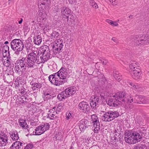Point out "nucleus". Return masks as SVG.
Returning <instances> with one entry per match:
<instances>
[{
  "mask_svg": "<svg viewBox=\"0 0 149 149\" xmlns=\"http://www.w3.org/2000/svg\"><path fill=\"white\" fill-rule=\"evenodd\" d=\"M9 134L10 137L13 140H16L18 139V134L17 132H10Z\"/></svg>",
  "mask_w": 149,
  "mask_h": 149,
  "instance_id": "b1692460",
  "label": "nucleus"
},
{
  "mask_svg": "<svg viewBox=\"0 0 149 149\" xmlns=\"http://www.w3.org/2000/svg\"><path fill=\"white\" fill-rule=\"evenodd\" d=\"M41 126L42 127V129L43 130V131L44 132L48 130L49 128V125L48 123H44L43 124L41 125Z\"/></svg>",
  "mask_w": 149,
  "mask_h": 149,
  "instance_id": "7c9ffc66",
  "label": "nucleus"
},
{
  "mask_svg": "<svg viewBox=\"0 0 149 149\" xmlns=\"http://www.w3.org/2000/svg\"><path fill=\"white\" fill-rule=\"evenodd\" d=\"M6 57V58L5 59L4 58L3 60V65L5 66L9 67L11 65V60L9 57L8 56Z\"/></svg>",
  "mask_w": 149,
  "mask_h": 149,
  "instance_id": "393cba45",
  "label": "nucleus"
},
{
  "mask_svg": "<svg viewBox=\"0 0 149 149\" xmlns=\"http://www.w3.org/2000/svg\"><path fill=\"white\" fill-rule=\"evenodd\" d=\"M55 113H51L49 112V113H48L47 115V118H49L50 119L53 120L54 118V116H55Z\"/></svg>",
  "mask_w": 149,
  "mask_h": 149,
  "instance_id": "c9c22d12",
  "label": "nucleus"
},
{
  "mask_svg": "<svg viewBox=\"0 0 149 149\" xmlns=\"http://www.w3.org/2000/svg\"><path fill=\"white\" fill-rule=\"evenodd\" d=\"M42 127L41 125L37 127L35 131V135H40L44 133Z\"/></svg>",
  "mask_w": 149,
  "mask_h": 149,
  "instance_id": "5701e85b",
  "label": "nucleus"
},
{
  "mask_svg": "<svg viewBox=\"0 0 149 149\" xmlns=\"http://www.w3.org/2000/svg\"><path fill=\"white\" fill-rule=\"evenodd\" d=\"M11 143H12L11 142ZM10 143L8 141V137L6 134H0V146H5L7 144Z\"/></svg>",
  "mask_w": 149,
  "mask_h": 149,
  "instance_id": "2eb2a0df",
  "label": "nucleus"
},
{
  "mask_svg": "<svg viewBox=\"0 0 149 149\" xmlns=\"http://www.w3.org/2000/svg\"><path fill=\"white\" fill-rule=\"evenodd\" d=\"M46 15L44 12H40L37 17V20L39 22H43L46 19Z\"/></svg>",
  "mask_w": 149,
  "mask_h": 149,
  "instance_id": "aec40b11",
  "label": "nucleus"
},
{
  "mask_svg": "<svg viewBox=\"0 0 149 149\" xmlns=\"http://www.w3.org/2000/svg\"><path fill=\"white\" fill-rule=\"evenodd\" d=\"M44 0H38V3L40 2V3H41L42 2H44Z\"/></svg>",
  "mask_w": 149,
  "mask_h": 149,
  "instance_id": "5fc2aeb1",
  "label": "nucleus"
},
{
  "mask_svg": "<svg viewBox=\"0 0 149 149\" xmlns=\"http://www.w3.org/2000/svg\"><path fill=\"white\" fill-rule=\"evenodd\" d=\"M25 92L24 91V90H22L21 91V93L22 94H23Z\"/></svg>",
  "mask_w": 149,
  "mask_h": 149,
  "instance_id": "864d4df0",
  "label": "nucleus"
},
{
  "mask_svg": "<svg viewBox=\"0 0 149 149\" xmlns=\"http://www.w3.org/2000/svg\"><path fill=\"white\" fill-rule=\"evenodd\" d=\"M125 139L126 142L129 144H134L139 142L142 138V135L137 132L132 130H127L125 134Z\"/></svg>",
  "mask_w": 149,
  "mask_h": 149,
  "instance_id": "39448f33",
  "label": "nucleus"
},
{
  "mask_svg": "<svg viewBox=\"0 0 149 149\" xmlns=\"http://www.w3.org/2000/svg\"><path fill=\"white\" fill-rule=\"evenodd\" d=\"M55 42L54 45L55 50L58 52L61 50L63 46V42L62 40L58 39L56 40Z\"/></svg>",
  "mask_w": 149,
  "mask_h": 149,
  "instance_id": "f3484780",
  "label": "nucleus"
},
{
  "mask_svg": "<svg viewBox=\"0 0 149 149\" xmlns=\"http://www.w3.org/2000/svg\"><path fill=\"white\" fill-rule=\"evenodd\" d=\"M119 19H118V20H117V21H116V22H118L119 21Z\"/></svg>",
  "mask_w": 149,
  "mask_h": 149,
  "instance_id": "680f3d73",
  "label": "nucleus"
},
{
  "mask_svg": "<svg viewBox=\"0 0 149 149\" xmlns=\"http://www.w3.org/2000/svg\"><path fill=\"white\" fill-rule=\"evenodd\" d=\"M80 1V0H74V3H73L72 4H73L74 5H76L77 4L80 5V4L79 3Z\"/></svg>",
  "mask_w": 149,
  "mask_h": 149,
  "instance_id": "37998d69",
  "label": "nucleus"
},
{
  "mask_svg": "<svg viewBox=\"0 0 149 149\" xmlns=\"http://www.w3.org/2000/svg\"><path fill=\"white\" fill-rule=\"evenodd\" d=\"M32 88L33 90H35L37 88H40L41 87V84L40 83H34L32 84Z\"/></svg>",
  "mask_w": 149,
  "mask_h": 149,
  "instance_id": "c85d7f7f",
  "label": "nucleus"
},
{
  "mask_svg": "<svg viewBox=\"0 0 149 149\" xmlns=\"http://www.w3.org/2000/svg\"><path fill=\"white\" fill-rule=\"evenodd\" d=\"M34 40L33 42L36 45H39L42 42V38L39 35L36 36L34 37Z\"/></svg>",
  "mask_w": 149,
  "mask_h": 149,
  "instance_id": "bb28decb",
  "label": "nucleus"
},
{
  "mask_svg": "<svg viewBox=\"0 0 149 149\" xmlns=\"http://www.w3.org/2000/svg\"><path fill=\"white\" fill-rule=\"evenodd\" d=\"M8 41H6V42H5V43H4V44H6H6H8Z\"/></svg>",
  "mask_w": 149,
  "mask_h": 149,
  "instance_id": "13d9d810",
  "label": "nucleus"
},
{
  "mask_svg": "<svg viewBox=\"0 0 149 149\" xmlns=\"http://www.w3.org/2000/svg\"><path fill=\"white\" fill-rule=\"evenodd\" d=\"M13 0H8V1L9 2V3H10V1H12Z\"/></svg>",
  "mask_w": 149,
  "mask_h": 149,
  "instance_id": "052dcab7",
  "label": "nucleus"
},
{
  "mask_svg": "<svg viewBox=\"0 0 149 149\" xmlns=\"http://www.w3.org/2000/svg\"><path fill=\"white\" fill-rule=\"evenodd\" d=\"M66 118L67 120H68L71 117V113L69 112H68L66 114Z\"/></svg>",
  "mask_w": 149,
  "mask_h": 149,
  "instance_id": "a19ab883",
  "label": "nucleus"
},
{
  "mask_svg": "<svg viewBox=\"0 0 149 149\" xmlns=\"http://www.w3.org/2000/svg\"><path fill=\"white\" fill-rule=\"evenodd\" d=\"M22 143L20 142L16 141L13 142L10 147V149H19L20 148Z\"/></svg>",
  "mask_w": 149,
  "mask_h": 149,
  "instance_id": "412c9836",
  "label": "nucleus"
},
{
  "mask_svg": "<svg viewBox=\"0 0 149 149\" xmlns=\"http://www.w3.org/2000/svg\"><path fill=\"white\" fill-rule=\"evenodd\" d=\"M23 21V19L22 18H21L20 20L18 22V23L19 24H21Z\"/></svg>",
  "mask_w": 149,
  "mask_h": 149,
  "instance_id": "603ef678",
  "label": "nucleus"
},
{
  "mask_svg": "<svg viewBox=\"0 0 149 149\" xmlns=\"http://www.w3.org/2000/svg\"><path fill=\"white\" fill-rule=\"evenodd\" d=\"M69 3L71 4H72L73 3H74V0H69Z\"/></svg>",
  "mask_w": 149,
  "mask_h": 149,
  "instance_id": "8fccbe9b",
  "label": "nucleus"
},
{
  "mask_svg": "<svg viewBox=\"0 0 149 149\" xmlns=\"http://www.w3.org/2000/svg\"><path fill=\"white\" fill-rule=\"evenodd\" d=\"M108 62V61L107 60H104L102 62V63L103 65H106Z\"/></svg>",
  "mask_w": 149,
  "mask_h": 149,
  "instance_id": "de8ad7c7",
  "label": "nucleus"
},
{
  "mask_svg": "<svg viewBox=\"0 0 149 149\" xmlns=\"http://www.w3.org/2000/svg\"><path fill=\"white\" fill-rule=\"evenodd\" d=\"M11 48L15 51V53L18 55L23 49L24 45L22 41L19 39H15L10 43Z\"/></svg>",
  "mask_w": 149,
  "mask_h": 149,
  "instance_id": "0eeeda50",
  "label": "nucleus"
},
{
  "mask_svg": "<svg viewBox=\"0 0 149 149\" xmlns=\"http://www.w3.org/2000/svg\"><path fill=\"white\" fill-rule=\"evenodd\" d=\"M104 113L102 116V119L104 121H110L117 117L119 115L116 111H109L108 112L102 111Z\"/></svg>",
  "mask_w": 149,
  "mask_h": 149,
  "instance_id": "1a4fd4ad",
  "label": "nucleus"
},
{
  "mask_svg": "<svg viewBox=\"0 0 149 149\" xmlns=\"http://www.w3.org/2000/svg\"><path fill=\"white\" fill-rule=\"evenodd\" d=\"M90 5L93 7V8H98V6L97 5V3L95 2L92 0H91L90 1Z\"/></svg>",
  "mask_w": 149,
  "mask_h": 149,
  "instance_id": "72a5a7b5",
  "label": "nucleus"
},
{
  "mask_svg": "<svg viewBox=\"0 0 149 149\" xmlns=\"http://www.w3.org/2000/svg\"><path fill=\"white\" fill-rule=\"evenodd\" d=\"M25 46L27 49H29L31 47V43H27L25 45Z\"/></svg>",
  "mask_w": 149,
  "mask_h": 149,
  "instance_id": "a18cd8bd",
  "label": "nucleus"
},
{
  "mask_svg": "<svg viewBox=\"0 0 149 149\" xmlns=\"http://www.w3.org/2000/svg\"><path fill=\"white\" fill-rule=\"evenodd\" d=\"M147 147L145 144H140L135 146L134 149H146Z\"/></svg>",
  "mask_w": 149,
  "mask_h": 149,
  "instance_id": "c756f323",
  "label": "nucleus"
},
{
  "mask_svg": "<svg viewBox=\"0 0 149 149\" xmlns=\"http://www.w3.org/2000/svg\"><path fill=\"white\" fill-rule=\"evenodd\" d=\"M106 22L111 25L113 26H118V25L116 22L110 19H107Z\"/></svg>",
  "mask_w": 149,
  "mask_h": 149,
  "instance_id": "2f4dec72",
  "label": "nucleus"
},
{
  "mask_svg": "<svg viewBox=\"0 0 149 149\" xmlns=\"http://www.w3.org/2000/svg\"><path fill=\"white\" fill-rule=\"evenodd\" d=\"M92 121L93 123V128H94V132L97 133L100 129V123L98 120L97 116L95 115L91 116Z\"/></svg>",
  "mask_w": 149,
  "mask_h": 149,
  "instance_id": "9b49d317",
  "label": "nucleus"
},
{
  "mask_svg": "<svg viewBox=\"0 0 149 149\" xmlns=\"http://www.w3.org/2000/svg\"><path fill=\"white\" fill-rule=\"evenodd\" d=\"M2 61H3V58L2 55V54L0 53V63H1V62Z\"/></svg>",
  "mask_w": 149,
  "mask_h": 149,
  "instance_id": "49530a36",
  "label": "nucleus"
},
{
  "mask_svg": "<svg viewBox=\"0 0 149 149\" xmlns=\"http://www.w3.org/2000/svg\"><path fill=\"white\" fill-rule=\"evenodd\" d=\"M51 95L49 93L47 92H45L44 93V98L47 99H49L50 98Z\"/></svg>",
  "mask_w": 149,
  "mask_h": 149,
  "instance_id": "58836bf2",
  "label": "nucleus"
},
{
  "mask_svg": "<svg viewBox=\"0 0 149 149\" xmlns=\"http://www.w3.org/2000/svg\"><path fill=\"white\" fill-rule=\"evenodd\" d=\"M148 103V101H143L142 102V103Z\"/></svg>",
  "mask_w": 149,
  "mask_h": 149,
  "instance_id": "4d7b16f0",
  "label": "nucleus"
},
{
  "mask_svg": "<svg viewBox=\"0 0 149 149\" xmlns=\"http://www.w3.org/2000/svg\"><path fill=\"white\" fill-rule=\"evenodd\" d=\"M20 68L21 69L19 65V63L17 61L15 65V72H18L20 70Z\"/></svg>",
  "mask_w": 149,
  "mask_h": 149,
  "instance_id": "473e14b6",
  "label": "nucleus"
},
{
  "mask_svg": "<svg viewBox=\"0 0 149 149\" xmlns=\"http://www.w3.org/2000/svg\"><path fill=\"white\" fill-rule=\"evenodd\" d=\"M75 87L71 86L66 89L59 94L57 96L58 99L60 100H62L65 98L74 94L76 92Z\"/></svg>",
  "mask_w": 149,
  "mask_h": 149,
  "instance_id": "6e6552de",
  "label": "nucleus"
},
{
  "mask_svg": "<svg viewBox=\"0 0 149 149\" xmlns=\"http://www.w3.org/2000/svg\"><path fill=\"white\" fill-rule=\"evenodd\" d=\"M112 40L114 42H115V41H116V39L115 38H112Z\"/></svg>",
  "mask_w": 149,
  "mask_h": 149,
  "instance_id": "6e6d98bb",
  "label": "nucleus"
},
{
  "mask_svg": "<svg viewBox=\"0 0 149 149\" xmlns=\"http://www.w3.org/2000/svg\"><path fill=\"white\" fill-rule=\"evenodd\" d=\"M54 10L56 11V12H58L59 10V8H58V7H57L56 8L55 10Z\"/></svg>",
  "mask_w": 149,
  "mask_h": 149,
  "instance_id": "3c124183",
  "label": "nucleus"
},
{
  "mask_svg": "<svg viewBox=\"0 0 149 149\" xmlns=\"http://www.w3.org/2000/svg\"><path fill=\"white\" fill-rule=\"evenodd\" d=\"M62 16L66 19L67 21L68 20L69 16L71 14V11L65 6H63L61 8Z\"/></svg>",
  "mask_w": 149,
  "mask_h": 149,
  "instance_id": "f8f14e48",
  "label": "nucleus"
},
{
  "mask_svg": "<svg viewBox=\"0 0 149 149\" xmlns=\"http://www.w3.org/2000/svg\"><path fill=\"white\" fill-rule=\"evenodd\" d=\"M32 52L37 65L41 63H44L50 58V51L49 47L47 46H43L40 48L37 54L35 51Z\"/></svg>",
  "mask_w": 149,
  "mask_h": 149,
  "instance_id": "7ed1b4c3",
  "label": "nucleus"
},
{
  "mask_svg": "<svg viewBox=\"0 0 149 149\" xmlns=\"http://www.w3.org/2000/svg\"><path fill=\"white\" fill-rule=\"evenodd\" d=\"M26 120L23 119L22 118H20L19 120V123L20 126L22 127V129L28 130L29 127L26 123Z\"/></svg>",
  "mask_w": 149,
  "mask_h": 149,
  "instance_id": "6ab92c4d",
  "label": "nucleus"
},
{
  "mask_svg": "<svg viewBox=\"0 0 149 149\" xmlns=\"http://www.w3.org/2000/svg\"><path fill=\"white\" fill-rule=\"evenodd\" d=\"M51 36L53 37L56 38L59 36V33L58 32L54 31L52 33Z\"/></svg>",
  "mask_w": 149,
  "mask_h": 149,
  "instance_id": "e433bc0d",
  "label": "nucleus"
},
{
  "mask_svg": "<svg viewBox=\"0 0 149 149\" xmlns=\"http://www.w3.org/2000/svg\"><path fill=\"white\" fill-rule=\"evenodd\" d=\"M90 100V105L92 108L98 106L100 102V98L98 96H93L91 98Z\"/></svg>",
  "mask_w": 149,
  "mask_h": 149,
  "instance_id": "4468645a",
  "label": "nucleus"
},
{
  "mask_svg": "<svg viewBox=\"0 0 149 149\" xmlns=\"http://www.w3.org/2000/svg\"><path fill=\"white\" fill-rule=\"evenodd\" d=\"M79 127L81 131H84L90 126L91 122L86 119H82L79 121Z\"/></svg>",
  "mask_w": 149,
  "mask_h": 149,
  "instance_id": "ddd939ff",
  "label": "nucleus"
},
{
  "mask_svg": "<svg viewBox=\"0 0 149 149\" xmlns=\"http://www.w3.org/2000/svg\"><path fill=\"white\" fill-rule=\"evenodd\" d=\"M133 41L136 45H139L140 44H146L149 42V38L143 36L141 37H134L133 39Z\"/></svg>",
  "mask_w": 149,
  "mask_h": 149,
  "instance_id": "9d476101",
  "label": "nucleus"
},
{
  "mask_svg": "<svg viewBox=\"0 0 149 149\" xmlns=\"http://www.w3.org/2000/svg\"><path fill=\"white\" fill-rule=\"evenodd\" d=\"M58 109V107H57L56 108V107H53L52 109H50L49 111V112L54 113H56L57 112L56 111V110H58L59 111V110Z\"/></svg>",
  "mask_w": 149,
  "mask_h": 149,
  "instance_id": "f704fd0d",
  "label": "nucleus"
},
{
  "mask_svg": "<svg viewBox=\"0 0 149 149\" xmlns=\"http://www.w3.org/2000/svg\"><path fill=\"white\" fill-rule=\"evenodd\" d=\"M113 75L116 80L120 81L121 79V77L118 72L114 71L113 72Z\"/></svg>",
  "mask_w": 149,
  "mask_h": 149,
  "instance_id": "cd10ccee",
  "label": "nucleus"
},
{
  "mask_svg": "<svg viewBox=\"0 0 149 149\" xmlns=\"http://www.w3.org/2000/svg\"><path fill=\"white\" fill-rule=\"evenodd\" d=\"M78 106L80 110H82L84 112H86L90 110V106L87 102H82L79 104Z\"/></svg>",
  "mask_w": 149,
  "mask_h": 149,
  "instance_id": "dca6fc26",
  "label": "nucleus"
},
{
  "mask_svg": "<svg viewBox=\"0 0 149 149\" xmlns=\"http://www.w3.org/2000/svg\"><path fill=\"white\" fill-rule=\"evenodd\" d=\"M127 83L129 85H130V86H132L137 91L140 92L143 91V89L141 87L138 85H134L133 83L130 82H128Z\"/></svg>",
  "mask_w": 149,
  "mask_h": 149,
  "instance_id": "a878e982",
  "label": "nucleus"
},
{
  "mask_svg": "<svg viewBox=\"0 0 149 149\" xmlns=\"http://www.w3.org/2000/svg\"><path fill=\"white\" fill-rule=\"evenodd\" d=\"M26 131H28L29 134H30V135H35V131H33V127H31L29 129H28V130H26Z\"/></svg>",
  "mask_w": 149,
  "mask_h": 149,
  "instance_id": "4c0bfd02",
  "label": "nucleus"
},
{
  "mask_svg": "<svg viewBox=\"0 0 149 149\" xmlns=\"http://www.w3.org/2000/svg\"><path fill=\"white\" fill-rule=\"evenodd\" d=\"M50 3V1L49 0H44V2L38 3V7L42 10H45L49 7Z\"/></svg>",
  "mask_w": 149,
  "mask_h": 149,
  "instance_id": "a211bd4d",
  "label": "nucleus"
},
{
  "mask_svg": "<svg viewBox=\"0 0 149 149\" xmlns=\"http://www.w3.org/2000/svg\"><path fill=\"white\" fill-rule=\"evenodd\" d=\"M9 49V47L8 46H4L3 47V55L4 58H5L9 56V51H8Z\"/></svg>",
  "mask_w": 149,
  "mask_h": 149,
  "instance_id": "4be33fe9",
  "label": "nucleus"
},
{
  "mask_svg": "<svg viewBox=\"0 0 149 149\" xmlns=\"http://www.w3.org/2000/svg\"><path fill=\"white\" fill-rule=\"evenodd\" d=\"M33 147V146L32 144H28L25 147L24 149H31Z\"/></svg>",
  "mask_w": 149,
  "mask_h": 149,
  "instance_id": "ea45409f",
  "label": "nucleus"
},
{
  "mask_svg": "<svg viewBox=\"0 0 149 149\" xmlns=\"http://www.w3.org/2000/svg\"><path fill=\"white\" fill-rule=\"evenodd\" d=\"M130 72L132 77L135 79L139 78L141 70L139 64L135 61H132L129 65Z\"/></svg>",
  "mask_w": 149,
  "mask_h": 149,
  "instance_id": "423d86ee",
  "label": "nucleus"
},
{
  "mask_svg": "<svg viewBox=\"0 0 149 149\" xmlns=\"http://www.w3.org/2000/svg\"><path fill=\"white\" fill-rule=\"evenodd\" d=\"M68 69L62 67L57 72L50 75L49 77V81L52 84L59 86L67 82Z\"/></svg>",
  "mask_w": 149,
  "mask_h": 149,
  "instance_id": "f03ea898",
  "label": "nucleus"
},
{
  "mask_svg": "<svg viewBox=\"0 0 149 149\" xmlns=\"http://www.w3.org/2000/svg\"><path fill=\"white\" fill-rule=\"evenodd\" d=\"M110 2L113 5H115L116 4V0H109Z\"/></svg>",
  "mask_w": 149,
  "mask_h": 149,
  "instance_id": "c03bdc74",
  "label": "nucleus"
},
{
  "mask_svg": "<svg viewBox=\"0 0 149 149\" xmlns=\"http://www.w3.org/2000/svg\"><path fill=\"white\" fill-rule=\"evenodd\" d=\"M75 143V142H72L71 145V146L70 148V149H72L74 148L73 147V146Z\"/></svg>",
  "mask_w": 149,
  "mask_h": 149,
  "instance_id": "09e8293b",
  "label": "nucleus"
},
{
  "mask_svg": "<svg viewBox=\"0 0 149 149\" xmlns=\"http://www.w3.org/2000/svg\"><path fill=\"white\" fill-rule=\"evenodd\" d=\"M17 61L19 63L21 68L23 69L35 68L37 65L32 52L29 54L27 58L20 57Z\"/></svg>",
  "mask_w": 149,
  "mask_h": 149,
  "instance_id": "20e7f679",
  "label": "nucleus"
},
{
  "mask_svg": "<svg viewBox=\"0 0 149 149\" xmlns=\"http://www.w3.org/2000/svg\"><path fill=\"white\" fill-rule=\"evenodd\" d=\"M38 122L36 121H34V120H32L31 123V125L33 126H36L37 123Z\"/></svg>",
  "mask_w": 149,
  "mask_h": 149,
  "instance_id": "79ce46f5",
  "label": "nucleus"
},
{
  "mask_svg": "<svg viewBox=\"0 0 149 149\" xmlns=\"http://www.w3.org/2000/svg\"><path fill=\"white\" fill-rule=\"evenodd\" d=\"M132 17V16L131 15H130L129 16V17L130 18H131Z\"/></svg>",
  "mask_w": 149,
  "mask_h": 149,
  "instance_id": "bf43d9fd",
  "label": "nucleus"
},
{
  "mask_svg": "<svg viewBox=\"0 0 149 149\" xmlns=\"http://www.w3.org/2000/svg\"><path fill=\"white\" fill-rule=\"evenodd\" d=\"M125 93L124 92H118L109 99L107 104L110 106L116 107L122 104L126 109H131L133 106L130 103L133 102V98L131 96L125 97Z\"/></svg>",
  "mask_w": 149,
  "mask_h": 149,
  "instance_id": "f257e3e1",
  "label": "nucleus"
}]
</instances>
